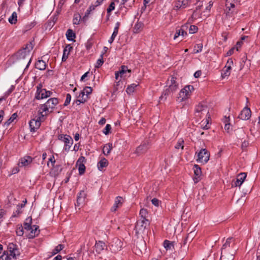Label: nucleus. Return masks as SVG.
<instances>
[{
	"mask_svg": "<svg viewBox=\"0 0 260 260\" xmlns=\"http://www.w3.org/2000/svg\"><path fill=\"white\" fill-rule=\"evenodd\" d=\"M143 28V23L141 22H137L134 27V32L135 33H139Z\"/></svg>",
	"mask_w": 260,
	"mask_h": 260,
	"instance_id": "nucleus-37",
	"label": "nucleus"
},
{
	"mask_svg": "<svg viewBox=\"0 0 260 260\" xmlns=\"http://www.w3.org/2000/svg\"><path fill=\"white\" fill-rule=\"evenodd\" d=\"M246 177V174L241 173L239 174L236 179L232 181V187H240L243 184Z\"/></svg>",
	"mask_w": 260,
	"mask_h": 260,
	"instance_id": "nucleus-16",
	"label": "nucleus"
},
{
	"mask_svg": "<svg viewBox=\"0 0 260 260\" xmlns=\"http://www.w3.org/2000/svg\"><path fill=\"white\" fill-rule=\"evenodd\" d=\"M58 100L56 98H51L49 99L46 103L47 105H49V108L52 110L55 107V106L58 104Z\"/></svg>",
	"mask_w": 260,
	"mask_h": 260,
	"instance_id": "nucleus-33",
	"label": "nucleus"
},
{
	"mask_svg": "<svg viewBox=\"0 0 260 260\" xmlns=\"http://www.w3.org/2000/svg\"><path fill=\"white\" fill-rule=\"evenodd\" d=\"M71 100V95H70V94L68 93L66 95V101L64 103V106L68 105L70 104Z\"/></svg>",
	"mask_w": 260,
	"mask_h": 260,
	"instance_id": "nucleus-57",
	"label": "nucleus"
},
{
	"mask_svg": "<svg viewBox=\"0 0 260 260\" xmlns=\"http://www.w3.org/2000/svg\"><path fill=\"white\" fill-rule=\"evenodd\" d=\"M88 74H89V72H86L85 74H84L82 76V77H81V79H80V81H84V79H85L86 77H87V76H88Z\"/></svg>",
	"mask_w": 260,
	"mask_h": 260,
	"instance_id": "nucleus-63",
	"label": "nucleus"
},
{
	"mask_svg": "<svg viewBox=\"0 0 260 260\" xmlns=\"http://www.w3.org/2000/svg\"><path fill=\"white\" fill-rule=\"evenodd\" d=\"M31 218L27 217L24 222L25 236L29 239L35 237L39 234V226L36 225H31Z\"/></svg>",
	"mask_w": 260,
	"mask_h": 260,
	"instance_id": "nucleus-1",
	"label": "nucleus"
},
{
	"mask_svg": "<svg viewBox=\"0 0 260 260\" xmlns=\"http://www.w3.org/2000/svg\"><path fill=\"white\" fill-rule=\"evenodd\" d=\"M184 141L182 140H179L177 144L175 145V147L176 149H179L181 148V149H183L184 146H183Z\"/></svg>",
	"mask_w": 260,
	"mask_h": 260,
	"instance_id": "nucleus-55",
	"label": "nucleus"
},
{
	"mask_svg": "<svg viewBox=\"0 0 260 260\" xmlns=\"http://www.w3.org/2000/svg\"><path fill=\"white\" fill-rule=\"evenodd\" d=\"M44 119L38 116L31 119L29 123L31 132H35L40 127L42 120Z\"/></svg>",
	"mask_w": 260,
	"mask_h": 260,
	"instance_id": "nucleus-15",
	"label": "nucleus"
},
{
	"mask_svg": "<svg viewBox=\"0 0 260 260\" xmlns=\"http://www.w3.org/2000/svg\"><path fill=\"white\" fill-rule=\"evenodd\" d=\"M242 45V41H238L236 45L234 47H235V50L237 51H239V49L241 48V46Z\"/></svg>",
	"mask_w": 260,
	"mask_h": 260,
	"instance_id": "nucleus-61",
	"label": "nucleus"
},
{
	"mask_svg": "<svg viewBox=\"0 0 260 260\" xmlns=\"http://www.w3.org/2000/svg\"><path fill=\"white\" fill-rule=\"evenodd\" d=\"M212 5H213V3H212L211 1H210V2L209 3V5H208L206 8V10H205V11H204V13H207V14H204V16L205 17H207V16L209 15V14H208V13H209V12H210V9H211V8L212 6Z\"/></svg>",
	"mask_w": 260,
	"mask_h": 260,
	"instance_id": "nucleus-51",
	"label": "nucleus"
},
{
	"mask_svg": "<svg viewBox=\"0 0 260 260\" xmlns=\"http://www.w3.org/2000/svg\"><path fill=\"white\" fill-rule=\"evenodd\" d=\"M187 28L188 24H186L182 25L180 28L177 29L174 36V39L176 40L180 36H182L183 38L186 37L187 35L186 32V29Z\"/></svg>",
	"mask_w": 260,
	"mask_h": 260,
	"instance_id": "nucleus-18",
	"label": "nucleus"
},
{
	"mask_svg": "<svg viewBox=\"0 0 260 260\" xmlns=\"http://www.w3.org/2000/svg\"><path fill=\"white\" fill-rule=\"evenodd\" d=\"M235 50V47L232 48L231 49H230L227 52V53L226 54V56H230V55H232L234 53Z\"/></svg>",
	"mask_w": 260,
	"mask_h": 260,
	"instance_id": "nucleus-62",
	"label": "nucleus"
},
{
	"mask_svg": "<svg viewBox=\"0 0 260 260\" xmlns=\"http://www.w3.org/2000/svg\"><path fill=\"white\" fill-rule=\"evenodd\" d=\"M85 161V157L81 156L79 158L76 162V166L78 167L79 173L82 175L84 173L85 170V166L84 162Z\"/></svg>",
	"mask_w": 260,
	"mask_h": 260,
	"instance_id": "nucleus-21",
	"label": "nucleus"
},
{
	"mask_svg": "<svg viewBox=\"0 0 260 260\" xmlns=\"http://www.w3.org/2000/svg\"><path fill=\"white\" fill-rule=\"evenodd\" d=\"M46 67V63L42 60H39L36 63V68L40 70H44Z\"/></svg>",
	"mask_w": 260,
	"mask_h": 260,
	"instance_id": "nucleus-36",
	"label": "nucleus"
},
{
	"mask_svg": "<svg viewBox=\"0 0 260 260\" xmlns=\"http://www.w3.org/2000/svg\"><path fill=\"white\" fill-rule=\"evenodd\" d=\"M203 48L202 44H198L194 46L193 48V53H198L202 51Z\"/></svg>",
	"mask_w": 260,
	"mask_h": 260,
	"instance_id": "nucleus-49",
	"label": "nucleus"
},
{
	"mask_svg": "<svg viewBox=\"0 0 260 260\" xmlns=\"http://www.w3.org/2000/svg\"><path fill=\"white\" fill-rule=\"evenodd\" d=\"M87 101V98H80L78 100H77L75 102L77 105H79L81 103H84Z\"/></svg>",
	"mask_w": 260,
	"mask_h": 260,
	"instance_id": "nucleus-58",
	"label": "nucleus"
},
{
	"mask_svg": "<svg viewBox=\"0 0 260 260\" xmlns=\"http://www.w3.org/2000/svg\"><path fill=\"white\" fill-rule=\"evenodd\" d=\"M240 0H226L225 3L226 9L225 10L226 16L230 19L234 14L235 4Z\"/></svg>",
	"mask_w": 260,
	"mask_h": 260,
	"instance_id": "nucleus-11",
	"label": "nucleus"
},
{
	"mask_svg": "<svg viewBox=\"0 0 260 260\" xmlns=\"http://www.w3.org/2000/svg\"><path fill=\"white\" fill-rule=\"evenodd\" d=\"M33 49V44L31 42L27 44L25 47L19 51L17 54L18 58L25 59L29 57L30 52Z\"/></svg>",
	"mask_w": 260,
	"mask_h": 260,
	"instance_id": "nucleus-9",
	"label": "nucleus"
},
{
	"mask_svg": "<svg viewBox=\"0 0 260 260\" xmlns=\"http://www.w3.org/2000/svg\"><path fill=\"white\" fill-rule=\"evenodd\" d=\"M188 4V0H177L175 2L174 8L177 10L185 9Z\"/></svg>",
	"mask_w": 260,
	"mask_h": 260,
	"instance_id": "nucleus-26",
	"label": "nucleus"
},
{
	"mask_svg": "<svg viewBox=\"0 0 260 260\" xmlns=\"http://www.w3.org/2000/svg\"><path fill=\"white\" fill-rule=\"evenodd\" d=\"M193 170L194 172L193 180L194 183H197L201 180V177L202 174L201 168L198 165H194L193 167Z\"/></svg>",
	"mask_w": 260,
	"mask_h": 260,
	"instance_id": "nucleus-20",
	"label": "nucleus"
},
{
	"mask_svg": "<svg viewBox=\"0 0 260 260\" xmlns=\"http://www.w3.org/2000/svg\"><path fill=\"white\" fill-rule=\"evenodd\" d=\"M198 28L197 26L194 25H191L190 26L189 28V34H192L197 32Z\"/></svg>",
	"mask_w": 260,
	"mask_h": 260,
	"instance_id": "nucleus-54",
	"label": "nucleus"
},
{
	"mask_svg": "<svg viewBox=\"0 0 260 260\" xmlns=\"http://www.w3.org/2000/svg\"><path fill=\"white\" fill-rule=\"evenodd\" d=\"M103 55H101V58L97 60L94 67L96 68H99L103 64Z\"/></svg>",
	"mask_w": 260,
	"mask_h": 260,
	"instance_id": "nucleus-53",
	"label": "nucleus"
},
{
	"mask_svg": "<svg viewBox=\"0 0 260 260\" xmlns=\"http://www.w3.org/2000/svg\"><path fill=\"white\" fill-rule=\"evenodd\" d=\"M122 247V242L118 239H115L113 240L111 246V250L112 252L116 253L120 251Z\"/></svg>",
	"mask_w": 260,
	"mask_h": 260,
	"instance_id": "nucleus-19",
	"label": "nucleus"
},
{
	"mask_svg": "<svg viewBox=\"0 0 260 260\" xmlns=\"http://www.w3.org/2000/svg\"><path fill=\"white\" fill-rule=\"evenodd\" d=\"M224 129L228 133L232 131V127L230 123H226V124H224Z\"/></svg>",
	"mask_w": 260,
	"mask_h": 260,
	"instance_id": "nucleus-59",
	"label": "nucleus"
},
{
	"mask_svg": "<svg viewBox=\"0 0 260 260\" xmlns=\"http://www.w3.org/2000/svg\"><path fill=\"white\" fill-rule=\"evenodd\" d=\"M67 38L69 41H73L75 38V34L72 30L68 29L66 33Z\"/></svg>",
	"mask_w": 260,
	"mask_h": 260,
	"instance_id": "nucleus-39",
	"label": "nucleus"
},
{
	"mask_svg": "<svg viewBox=\"0 0 260 260\" xmlns=\"http://www.w3.org/2000/svg\"><path fill=\"white\" fill-rule=\"evenodd\" d=\"M120 25V23L119 22H116V23L115 24L114 28V31L113 32V34H112L111 36L115 38H116V37L117 36V35L118 34Z\"/></svg>",
	"mask_w": 260,
	"mask_h": 260,
	"instance_id": "nucleus-45",
	"label": "nucleus"
},
{
	"mask_svg": "<svg viewBox=\"0 0 260 260\" xmlns=\"http://www.w3.org/2000/svg\"><path fill=\"white\" fill-rule=\"evenodd\" d=\"M32 159L29 156H26L23 158H21L19 162V166L20 167H26L29 165L32 162Z\"/></svg>",
	"mask_w": 260,
	"mask_h": 260,
	"instance_id": "nucleus-27",
	"label": "nucleus"
},
{
	"mask_svg": "<svg viewBox=\"0 0 260 260\" xmlns=\"http://www.w3.org/2000/svg\"><path fill=\"white\" fill-rule=\"evenodd\" d=\"M209 109L208 107L207 104L206 102H203L199 103L195 107L194 115L196 117L201 118L204 116L208 117L210 116L209 114Z\"/></svg>",
	"mask_w": 260,
	"mask_h": 260,
	"instance_id": "nucleus-4",
	"label": "nucleus"
},
{
	"mask_svg": "<svg viewBox=\"0 0 260 260\" xmlns=\"http://www.w3.org/2000/svg\"><path fill=\"white\" fill-rule=\"evenodd\" d=\"M233 65V61L232 58H229L221 71V77L222 78L229 77L231 74L232 66Z\"/></svg>",
	"mask_w": 260,
	"mask_h": 260,
	"instance_id": "nucleus-14",
	"label": "nucleus"
},
{
	"mask_svg": "<svg viewBox=\"0 0 260 260\" xmlns=\"http://www.w3.org/2000/svg\"><path fill=\"white\" fill-rule=\"evenodd\" d=\"M151 202L153 205L156 207H158L159 205V200L156 198H153V199H152Z\"/></svg>",
	"mask_w": 260,
	"mask_h": 260,
	"instance_id": "nucleus-60",
	"label": "nucleus"
},
{
	"mask_svg": "<svg viewBox=\"0 0 260 260\" xmlns=\"http://www.w3.org/2000/svg\"><path fill=\"white\" fill-rule=\"evenodd\" d=\"M58 139L64 143L63 150L69 152L73 144L72 138L68 135L60 134L58 136Z\"/></svg>",
	"mask_w": 260,
	"mask_h": 260,
	"instance_id": "nucleus-7",
	"label": "nucleus"
},
{
	"mask_svg": "<svg viewBox=\"0 0 260 260\" xmlns=\"http://www.w3.org/2000/svg\"><path fill=\"white\" fill-rule=\"evenodd\" d=\"M123 202V199L122 197L119 196L115 198L114 204L111 208V210L112 211H116L117 208L122 205Z\"/></svg>",
	"mask_w": 260,
	"mask_h": 260,
	"instance_id": "nucleus-29",
	"label": "nucleus"
},
{
	"mask_svg": "<svg viewBox=\"0 0 260 260\" xmlns=\"http://www.w3.org/2000/svg\"><path fill=\"white\" fill-rule=\"evenodd\" d=\"M176 80V78L174 77H171L168 79L166 86V89L162 94L159 98L160 100H165L168 95L177 90L178 88V83Z\"/></svg>",
	"mask_w": 260,
	"mask_h": 260,
	"instance_id": "nucleus-3",
	"label": "nucleus"
},
{
	"mask_svg": "<svg viewBox=\"0 0 260 260\" xmlns=\"http://www.w3.org/2000/svg\"><path fill=\"white\" fill-rule=\"evenodd\" d=\"M116 2L117 3H118L119 2V0H114V2L111 3V4H110L108 8L107 9V13L109 14V15H110V13L111 12L114 10L115 9V2Z\"/></svg>",
	"mask_w": 260,
	"mask_h": 260,
	"instance_id": "nucleus-44",
	"label": "nucleus"
},
{
	"mask_svg": "<svg viewBox=\"0 0 260 260\" xmlns=\"http://www.w3.org/2000/svg\"><path fill=\"white\" fill-rule=\"evenodd\" d=\"M131 70L128 69V68L125 66H122L119 71L115 72V79H122L130 76Z\"/></svg>",
	"mask_w": 260,
	"mask_h": 260,
	"instance_id": "nucleus-10",
	"label": "nucleus"
},
{
	"mask_svg": "<svg viewBox=\"0 0 260 260\" xmlns=\"http://www.w3.org/2000/svg\"><path fill=\"white\" fill-rule=\"evenodd\" d=\"M251 110L247 107H245L239 115V118L242 120H248L251 117Z\"/></svg>",
	"mask_w": 260,
	"mask_h": 260,
	"instance_id": "nucleus-23",
	"label": "nucleus"
},
{
	"mask_svg": "<svg viewBox=\"0 0 260 260\" xmlns=\"http://www.w3.org/2000/svg\"><path fill=\"white\" fill-rule=\"evenodd\" d=\"M197 155L196 161L202 164H206L210 158V153L206 149H201L198 152L196 153Z\"/></svg>",
	"mask_w": 260,
	"mask_h": 260,
	"instance_id": "nucleus-6",
	"label": "nucleus"
},
{
	"mask_svg": "<svg viewBox=\"0 0 260 260\" xmlns=\"http://www.w3.org/2000/svg\"><path fill=\"white\" fill-rule=\"evenodd\" d=\"M17 117V114L15 113L13 114L10 118L5 123V125L6 126H8L10 123L14 121V120L16 119Z\"/></svg>",
	"mask_w": 260,
	"mask_h": 260,
	"instance_id": "nucleus-43",
	"label": "nucleus"
},
{
	"mask_svg": "<svg viewBox=\"0 0 260 260\" xmlns=\"http://www.w3.org/2000/svg\"><path fill=\"white\" fill-rule=\"evenodd\" d=\"M106 249L107 246L104 242L101 241L96 242L94 245V250L96 253L101 254Z\"/></svg>",
	"mask_w": 260,
	"mask_h": 260,
	"instance_id": "nucleus-25",
	"label": "nucleus"
},
{
	"mask_svg": "<svg viewBox=\"0 0 260 260\" xmlns=\"http://www.w3.org/2000/svg\"><path fill=\"white\" fill-rule=\"evenodd\" d=\"M111 129V125L109 124H107L106 125L105 128L103 129V132L105 135H108L110 133Z\"/></svg>",
	"mask_w": 260,
	"mask_h": 260,
	"instance_id": "nucleus-52",
	"label": "nucleus"
},
{
	"mask_svg": "<svg viewBox=\"0 0 260 260\" xmlns=\"http://www.w3.org/2000/svg\"><path fill=\"white\" fill-rule=\"evenodd\" d=\"M16 232L17 236H21L23 234L25 235V230L24 229V225L23 226L21 225L19 227H18L17 229Z\"/></svg>",
	"mask_w": 260,
	"mask_h": 260,
	"instance_id": "nucleus-50",
	"label": "nucleus"
},
{
	"mask_svg": "<svg viewBox=\"0 0 260 260\" xmlns=\"http://www.w3.org/2000/svg\"><path fill=\"white\" fill-rule=\"evenodd\" d=\"M197 4L198 6L196 10L194 11L191 17L189 18V21L190 22H193L194 20L202 17L200 12L198 10L199 8L202 6V2L199 1L197 2Z\"/></svg>",
	"mask_w": 260,
	"mask_h": 260,
	"instance_id": "nucleus-24",
	"label": "nucleus"
},
{
	"mask_svg": "<svg viewBox=\"0 0 260 260\" xmlns=\"http://www.w3.org/2000/svg\"><path fill=\"white\" fill-rule=\"evenodd\" d=\"M51 92L43 88L42 85L39 84L37 86V90L36 93V98L38 100H41L47 98L51 96Z\"/></svg>",
	"mask_w": 260,
	"mask_h": 260,
	"instance_id": "nucleus-12",
	"label": "nucleus"
},
{
	"mask_svg": "<svg viewBox=\"0 0 260 260\" xmlns=\"http://www.w3.org/2000/svg\"><path fill=\"white\" fill-rule=\"evenodd\" d=\"M72 49V47L70 45L66 46L63 50V55L68 57Z\"/></svg>",
	"mask_w": 260,
	"mask_h": 260,
	"instance_id": "nucleus-48",
	"label": "nucleus"
},
{
	"mask_svg": "<svg viewBox=\"0 0 260 260\" xmlns=\"http://www.w3.org/2000/svg\"><path fill=\"white\" fill-rule=\"evenodd\" d=\"M138 86V84L133 83L128 86L126 89V92L128 94H133L136 88Z\"/></svg>",
	"mask_w": 260,
	"mask_h": 260,
	"instance_id": "nucleus-34",
	"label": "nucleus"
},
{
	"mask_svg": "<svg viewBox=\"0 0 260 260\" xmlns=\"http://www.w3.org/2000/svg\"><path fill=\"white\" fill-rule=\"evenodd\" d=\"M235 241L234 239L232 237L229 238L223 244L221 251H223V250H226V251L232 252L233 249H235L236 251V248L235 247Z\"/></svg>",
	"mask_w": 260,
	"mask_h": 260,
	"instance_id": "nucleus-13",
	"label": "nucleus"
},
{
	"mask_svg": "<svg viewBox=\"0 0 260 260\" xmlns=\"http://www.w3.org/2000/svg\"><path fill=\"white\" fill-rule=\"evenodd\" d=\"M194 88L192 85L185 86L179 92L177 100L178 102H182L187 100L191 96Z\"/></svg>",
	"mask_w": 260,
	"mask_h": 260,
	"instance_id": "nucleus-5",
	"label": "nucleus"
},
{
	"mask_svg": "<svg viewBox=\"0 0 260 260\" xmlns=\"http://www.w3.org/2000/svg\"><path fill=\"white\" fill-rule=\"evenodd\" d=\"M92 91V89L91 87L86 86L80 93L78 98H87V100L88 99V95L90 94Z\"/></svg>",
	"mask_w": 260,
	"mask_h": 260,
	"instance_id": "nucleus-28",
	"label": "nucleus"
},
{
	"mask_svg": "<svg viewBox=\"0 0 260 260\" xmlns=\"http://www.w3.org/2000/svg\"><path fill=\"white\" fill-rule=\"evenodd\" d=\"M64 248V245L62 244H59L52 250V255H55L56 253H58L61 250Z\"/></svg>",
	"mask_w": 260,
	"mask_h": 260,
	"instance_id": "nucleus-42",
	"label": "nucleus"
},
{
	"mask_svg": "<svg viewBox=\"0 0 260 260\" xmlns=\"http://www.w3.org/2000/svg\"><path fill=\"white\" fill-rule=\"evenodd\" d=\"M113 148L112 143H107L105 144L103 148V153L106 156L108 155Z\"/></svg>",
	"mask_w": 260,
	"mask_h": 260,
	"instance_id": "nucleus-32",
	"label": "nucleus"
},
{
	"mask_svg": "<svg viewBox=\"0 0 260 260\" xmlns=\"http://www.w3.org/2000/svg\"><path fill=\"white\" fill-rule=\"evenodd\" d=\"M49 105L45 103L44 104L41 105L39 110V116L42 119H44V117L51 112V109L49 108Z\"/></svg>",
	"mask_w": 260,
	"mask_h": 260,
	"instance_id": "nucleus-17",
	"label": "nucleus"
},
{
	"mask_svg": "<svg viewBox=\"0 0 260 260\" xmlns=\"http://www.w3.org/2000/svg\"><path fill=\"white\" fill-rule=\"evenodd\" d=\"M108 165V161L105 158H102L97 164L99 170L102 171L104 168L107 167Z\"/></svg>",
	"mask_w": 260,
	"mask_h": 260,
	"instance_id": "nucleus-30",
	"label": "nucleus"
},
{
	"mask_svg": "<svg viewBox=\"0 0 260 260\" xmlns=\"http://www.w3.org/2000/svg\"><path fill=\"white\" fill-rule=\"evenodd\" d=\"M55 161H55V157H54V155H52L49 158V161L47 163V166H49V162H50L51 166L52 167H53L54 166Z\"/></svg>",
	"mask_w": 260,
	"mask_h": 260,
	"instance_id": "nucleus-56",
	"label": "nucleus"
},
{
	"mask_svg": "<svg viewBox=\"0 0 260 260\" xmlns=\"http://www.w3.org/2000/svg\"><path fill=\"white\" fill-rule=\"evenodd\" d=\"M210 119V116L206 117V120H203L201 124V126L203 129H208L209 128V123Z\"/></svg>",
	"mask_w": 260,
	"mask_h": 260,
	"instance_id": "nucleus-38",
	"label": "nucleus"
},
{
	"mask_svg": "<svg viewBox=\"0 0 260 260\" xmlns=\"http://www.w3.org/2000/svg\"><path fill=\"white\" fill-rule=\"evenodd\" d=\"M148 148V145L146 143L142 144L137 148L135 153L138 154L143 153L146 151Z\"/></svg>",
	"mask_w": 260,
	"mask_h": 260,
	"instance_id": "nucleus-31",
	"label": "nucleus"
},
{
	"mask_svg": "<svg viewBox=\"0 0 260 260\" xmlns=\"http://www.w3.org/2000/svg\"><path fill=\"white\" fill-rule=\"evenodd\" d=\"M106 123V119L105 118H102L100 121H99V124H101V125H103L105 123Z\"/></svg>",
	"mask_w": 260,
	"mask_h": 260,
	"instance_id": "nucleus-64",
	"label": "nucleus"
},
{
	"mask_svg": "<svg viewBox=\"0 0 260 260\" xmlns=\"http://www.w3.org/2000/svg\"><path fill=\"white\" fill-rule=\"evenodd\" d=\"M149 224V222L148 220H138L135 228L136 235L138 236L139 235L143 234Z\"/></svg>",
	"mask_w": 260,
	"mask_h": 260,
	"instance_id": "nucleus-8",
	"label": "nucleus"
},
{
	"mask_svg": "<svg viewBox=\"0 0 260 260\" xmlns=\"http://www.w3.org/2000/svg\"><path fill=\"white\" fill-rule=\"evenodd\" d=\"M9 22L12 24H15L17 21V15L15 12H14L11 17L9 18Z\"/></svg>",
	"mask_w": 260,
	"mask_h": 260,
	"instance_id": "nucleus-40",
	"label": "nucleus"
},
{
	"mask_svg": "<svg viewBox=\"0 0 260 260\" xmlns=\"http://www.w3.org/2000/svg\"><path fill=\"white\" fill-rule=\"evenodd\" d=\"M164 246L167 250H171L173 247V244L169 241L165 240L164 242Z\"/></svg>",
	"mask_w": 260,
	"mask_h": 260,
	"instance_id": "nucleus-46",
	"label": "nucleus"
},
{
	"mask_svg": "<svg viewBox=\"0 0 260 260\" xmlns=\"http://www.w3.org/2000/svg\"><path fill=\"white\" fill-rule=\"evenodd\" d=\"M81 19V16L79 14H75L74 16L73 22L74 24H79Z\"/></svg>",
	"mask_w": 260,
	"mask_h": 260,
	"instance_id": "nucleus-47",
	"label": "nucleus"
},
{
	"mask_svg": "<svg viewBox=\"0 0 260 260\" xmlns=\"http://www.w3.org/2000/svg\"><path fill=\"white\" fill-rule=\"evenodd\" d=\"M139 215L140 216V220H148L147 217L148 213L146 209L144 208L141 209L140 211Z\"/></svg>",
	"mask_w": 260,
	"mask_h": 260,
	"instance_id": "nucleus-35",
	"label": "nucleus"
},
{
	"mask_svg": "<svg viewBox=\"0 0 260 260\" xmlns=\"http://www.w3.org/2000/svg\"><path fill=\"white\" fill-rule=\"evenodd\" d=\"M84 201V194L83 192H80L78 196L77 203L76 206H80Z\"/></svg>",
	"mask_w": 260,
	"mask_h": 260,
	"instance_id": "nucleus-41",
	"label": "nucleus"
},
{
	"mask_svg": "<svg viewBox=\"0 0 260 260\" xmlns=\"http://www.w3.org/2000/svg\"><path fill=\"white\" fill-rule=\"evenodd\" d=\"M19 254L17 246L13 243H10L7 250L0 256V260H16Z\"/></svg>",
	"mask_w": 260,
	"mask_h": 260,
	"instance_id": "nucleus-2",
	"label": "nucleus"
},
{
	"mask_svg": "<svg viewBox=\"0 0 260 260\" xmlns=\"http://www.w3.org/2000/svg\"><path fill=\"white\" fill-rule=\"evenodd\" d=\"M235 253V249H233L232 252L223 250L221 251V260H233L234 258V254Z\"/></svg>",
	"mask_w": 260,
	"mask_h": 260,
	"instance_id": "nucleus-22",
	"label": "nucleus"
}]
</instances>
